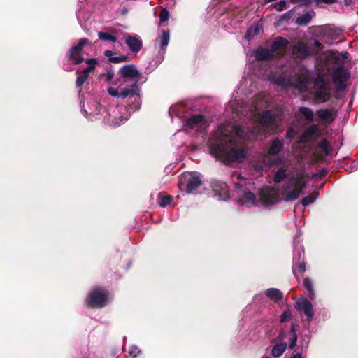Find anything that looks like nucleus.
<instances>
[{
    "label": "nucleus",
    "mask_w": 358,
    "mask_h": 358,
    "mask_svg": "<svg viewBox=\"0 0 358 358\" xmlns=\"http://www.w3.org/2000/svg\"><path fill=\"white\" fill-rule=\"evenodd\" d=\"M275 121V115L265 110L247 133L231 124L220 125L208 143L210 155L224 163L243 162L248 153L244 141L273 130Z\"/></svg>",
    "instance_id": "obj_1"
},
{
    "label": "nucleus",
    "mask_w": 358,
    "mask_h": 358,
    "mask_svg": "<svg viewBox=\"0 0 358 358\" xmlns=\"http://www.w3.org/2000/svg\"><path fill=\"white\" fill-rule=\"evenodd\" d=\"M120 73L121 79L119 86L117 88L109 87L108 93L114 97L134 99V103L128 106V110H138L141 105L140 90L137 85L139 72L133 65H124L120 69Z\"/></svg>",
    "instance_id": "obj_2"
},
{
    "label": "nucleus",
    "mask_w": 358,
    "mask_h": 358,
    "mask_svg": "<svg viewBox=\"0 0 358 358\" xmlns=\"http://www.w3.org/2000/svg\"><path fill=\"white\" fill-rule=\"evenodd\" d=\"M287 178L282 188V199L285 201H294L299 198L306 187V181L302 173H294L291 163H284L279 167L273 176L275 183H280Z\"/></svg>",
    "instance_id": "obj_3"
},
{
    "label": "nucleus",
    "mask_w": 358,
    "mask_h": 358,
    "mask_svg": "<svg viewBox=\"0 0 358 358\" xmlns=\"http://www.w3.org/2000/svg\"><path fill=\"white\" fill-rule=\"evenodd\" d=\"M323 64L317 65V70L324 75L325 71L332 69V80L338 90L344 88V83L349 78V73L343 69L340 64V57L338 52L327 51L321 57Z\"/></svg>",
    "instance_id": "obj_4"
},
{
    "label": "nucleus",
    "mask_w": 358,
    "mask_h": 358,
    "mask_svg": "<svg viewBox=\"0 0 358 358\" xmlns=\"http://www.w3.org/2000/svg\"><path fill=\"white\" fill-rule=\"evenodd\" d=\"M236 178L238 180V182H235L236 187L239 189L238 194L240 199L238 202L242 206H250L256 205L257 200L254 192H252L255 189L253 182H248L244 177L241 174H234V178Z\"/></svg>",
    "instance_id": "obj_5"
},
{
    "label": "nucleus",
    "mask_w": 358,
    "mask_h": 358,
    "mask_svg": "<svg viewBox=\"0 0 358 358\" xmlns=\"http://www.w3.org/2000/svg\"><path fill=\"white\" fill-rule=\"evenodd\" d=\"M289 41L282 37L276 38L271 47V49L258 48L255 52V59L258 61H266L274 56H282L287 50Z\"/></svg>",
    "instance_id": "obj_6"
},
{
    "label": "nucleus",
    "mask_w": 358,
    "mask_h": 358,
    "mask_svg": "<svg viewBox=\"0 0 358 358\" xmlns=\"http://www.w3.org/2000/svg\"><path fill=\"white\" fill-rule=\"evenodd\" d=\"M309 76L306 71H303L296 79L291 78L289 76H280L275 79V83L283 87L291 86L298 89L300 92L307 89Z\"/></svg>",
    "instance_id": "obj_7"
},
{
    "label": "nucleus",
    "mask_w": 358,
    "mask_h": 358,
    "mask_svg": "<svg viewBox=\"0 0 358 358\" xmlns=\"http://www.w3.org/2000/svg\"><path fill=\"white\" fill-rule=\"evenodd\" d=\"M109 301L108 292L101 288L92 289L87 297L88 305L92 308H102L106 306Z\"/></svg>",
    "instance_id": "obj_8"
},
{
    "label": "nucleus",
    "mask_w": 358,
    "mask_h": 358,
    "mask_svg": "<svg viewBox=\"0 0 358 358\" xmlns=\"http://www.w3.org/2000/svg\"><path fill=\"white\" fill-rule=\"evenodd\" d=\"M185 183L186 192L189 194L194 193L201 185V176L198 172H189L184 173L180 178V185Z\"/></svg>",
    "instance_id": "obj_9"
},
{
    "label": "nucleus",
    "mask_w": 358,
    "mask_h": 358,
    "mask_svg": "<svg viewBox=\"0 0 358 358\" xmlns=\"http://www.w3.org/2000/svg\"><path fill=\"white\" fill-rule=\"evenodd\" d=\"M315 97L320 102H325L330 97V88L329 84L324 78L319 76L315 80L314 85Z\"/></svg>",
    "instance_id": "obj_10"
},
{
    "label": "nucleus",
    "mask_w": 358,
    "mask_h": 358,
    "mask_svg": "<svg viewBox=\"0 0 358 358\" xmlns=\"http://www.w3.org/2000/svg\"><path fill=\"white\" fill-rule=\"evenodd\" d=\"M268 157L266 155H261L256 160H255L250 166L251 176L257 178L262 175L264 168L270 166Z\"/></svg>",
    "instance_id": "obj_11"
},
{
    "label": "nucleus",
    "mask_w": 358,
    "mask_h": 358,
    "mask_svg": "<svg viewBox=\"0 0 358 358\" xmlns=\"http://www.w3.org/2000/svg\"><path fill=\"white\" fill-rule=\"evenodd\" d=\"M88 43L89 41L87 38H81L76 45L71 48L69 52V60L71 63L78 64L85 60L82 57V50Z\"/></svg>",
    "instance_id": "obj_12"
},
{
    "label": "nucleus",
    "mask_w": 358,
    "mask_h": 358,
    "mask_svg": "<svg viewBox=\"0 0 358 358\" xmlns=\"http://www.w3.org/2000/svg\"><path fill=\"white\" fill-rule=\"evenodd\" d=\"M271 96L266 93H262L255 97L253 103V108L251 110V114L254 117H257L259 110L266 108L270 106Z\"/></svg>",
    "instance_id": "obj_13"
},
{
    "label": "nucleus",
    "mask_w": 358,
    "mask_h": 358,
    "mask_svg": "<svg viewBox=\"0 0 358 358\" xmlns=\"http://www.w3.org/2000/svg\"><path fill=\"white\" fill-rule=\"evenodd\" d=\"M298 310L306 317V320L310 322L314 315L312 303L305 298L299 299L296 301Z\"/></svg>",
    "instance_id": "obj_14"
},
{
    "label": "nucleus",
    "mask_w": 358,
    "mask_h": 358,
    "mask_svg": "<svg viewBox=\"0 0 358 358\" xmlns=\"http://www.w3.org/2000/svg\"><path fill=\"white\" fill-rule=\"evenodd\" d=\"M212 189L215 195L219 200H226L229 198V192L227 185L222 181H215L212 183Z\"/></svg>",
    "instance_id": "obj_15"
},
{
    "label": "nucleus",
    "mask_w": 358,
    "mask_h": 358,
    "mask_svg": "<svg viewBox=\"0 0 358 358\" xmlns=\"http://www.w3.org/2000/svg\"><path fill=\"white\" fill-rule=\"evenodd\" d=\"M85 63L87 64V66L85 69H84L82 74L78 76L76 79V86L78 87H80L87 80L90 73L94 71L95 65L97 64V62L94 59H85Z\"/></svg>",
    "instance_id": "obj_16"
},
{
    "label": "nucleus",
    "mask_w": 358,
    "mask_h": 358,
    "mask_svg": "<svg viewBox=\"0 0 358 358\" xmlns=\"http://www.w3.org/2000/svg\"><path fill=\"white\" fill-rule=\"evenodd\" d=\"M185 126L187 128L201 131L206 128V121L201 115H192L187 120Z\"/></svg>",
    "instance_id": "obj_17"
},
{
    "label": "nucleus",
    "mask_w": 358,
    "mask_h": 358,
    "mask_svg": "<svg viewBox=\"0 0 358 358\" xmlns=\"http://www.w3.org/2000/svg\"><path fill=\"white\" fill-rule=\"evenodd\" d=\"M285 338V333L281 331L277 338L278 342L273 345L271 350V355L274 358H279L285 352L287 348V343L284 341Z\"/></svg>",
    "instance_id": "obj_18"
},
{
    "label": "nucleus",
    "mask_w": 358,
    "mask_h": 358,
    "mask_svg": "<svg viewBox=\"0 0 358 358\" xmlns=\"http://www.w3.org/2000/svg\"><path fill=\"white\" fill-rule=\"evenodd\" d=\"M288 48H292L293 55L298 58H305L311 54L309 46L303 43H299L294 46L289 43Z\"/></svg>",
    "instance_id": "obj_19"
},
{
    "label": "nucleus",
    "mask_w": 358,
    "mask_h": 358,
    "mask_svg": "<svg viewBox=\"0 0 358 358\" xmlns=\"http://www.w3.org/2000/svg\"><path fill=\"white\" fill-rule=\"evenodd\" d=\"M125 42L132 52H137L142 48V41L138 35H126Z\"/></svg>",
    "instance_id": "obj_20"
},
{
    "label": "nucleus",
    "mask_w": 358,
    "mask_h": 358,
    "mask_svg": "<svg viewBox=\"0 0 358 358\" xmlns=\"http://www.w3.org/2000/svg\"><path fill=\"white\" fill-rule=\"evenodd\" d=\"M320 135V130L315 125H311L306 129L300 136V143H305L311 139H313Z\"/></svg>",
    "instance_id": "obj_21"
},
{
    "label": "nucleus",
    "mask_w": 358,
    "mask_h": 358,
    "mask_svg": "<svg viewBox=\"0 0 358 358\" xmlns=\"http://www.w3.org/2000/svg\"><path fill=\"white\" fill-rule=\"evenodd\" d=\"M260 196L262 203L266 206L273 205L278 201V197L273 189L262 192Z\"/></svg>",
    "instance_id": "obj_22"
},
{
    "label": "nucleus",
    "mask_w": 358,
    "mask_h": 358,
    "mask_svg": "<svg viewBox=\"0 0 358 358\" xmlns=\"http://www.w3.org/2000/svg\"><path fill=\"white\" fill-rule=\"evenodd\" d=\"M317 114L320 120L326 123H331L335 119V115L329 109L319 110Z\"/></svg>",
    "instance_id": "obj_23"
},
{
    "label": "nucleus",
    "mask_w": 358,
    "mask_h": 358,
    "mask_svg": "<svg viewBox=\"0 0 358 358\" xmlns=\"http://www.w3.org/2000/svg\"><path fill=\"white\" fill-rule=\"evenodd\" d=\"M283 148V142L278 138L273 140L268 148V154L270 155H278Z\"/></svg>",
    "instance_id": "obj_24"
},
{
    "label": "nucleus",
    "mask_w": 358,
    "mask_h": 358,
    "mask_svg": "<svg viewBox=\"0 0 358 358\" xmlns=\"http://www.w3.org/2000/svg\"><path fill=\"white\" fill-rule=\"evenodd\" d=\"M267 297L274 301H278L282 299V293L278 289L269 288L265 292Z\"/></svg>",
    "instance_id": "obj_25"
},
{
    "label": "nucleus",
    "mask_w": 358,
    "mask_h": 358,
    "mask_svg": "<svg viewBox=\"0 0 358 358\" xmlns=\"http://www.w3.org/2000/svg\"><path fill=\"white\" fill-rule=\"evenodd\" d=\"M104 55L108 58L110 62L113 63H120L127 61V57L124 55L115 56L111 50H106Z\"/></svg>",
    "instance_id": "obj_26"
},
{
    "label": "nucleus",
    "mask_w": 358,
    "mask_h": 358,
    "mask_svg": "<svg viewBox=\"0 0 358 358\" xmlns=\"http://www.w3.org/2000/svg\"><path fill=\"white\" fill-rule=\"evenodd\" d=\"M312 17V13L306 12L296 18V23L299 26L306 25L310 22Z\"/></svg>",
    "instance_id": "obj_27"
},
{
    "label": "nucleus",
    "mask_w": 358,
    "mask_h": 358,
    "mask_svg": "<svg viewBox=\"0 0 358 358\" xmlns=\"http://www.w3.org/2000/svg\"><path fill=\"white\" fill-rule=\"evenodd\" d=\"M299 113L305 117L309 122L313 121L314 114L311 109L306 107H301L299 109Z\"/></svg>",
    "instance_id": "obj_28"
},
{
    "label": "nucleus",
    "mask_w": 358,
    "mask_h": 358,
    "mask_svg": "<svg viewBox=\"0 0 358 358\" xmlns=\"http://www.w3.org/2000/svg\"><path fill=\"white\" fill-rule=\"evenodd\" d=\"M169 41V34L165 31H163L161 36L157 39V42H158L160 45L162 49L165 48Z\"/></svg>",
    "instance_id": "obj_29"
},
{
    "label": "nucleus",
    "mask_w": 358,
    "mask_h": 358,
    "mask_svg": "<svg viewBox=\"0 0 358 358\" xmlns=\"http://www.w3.org/2000/svg\"><path fill=\"white\" fill-rule=\"evenodd\" d=\"M317 192H315L312 193L311 194L305 196L301 200V204L303 206H307L311 203H313L317 198Z\"/></svg>",
    "instance_id": "obj_30"
},
{
    "label": "nucleus",
    "mask_w": 358,
    "mask_h": 358,
    "mask_svg": "<svg viewBox=\"0 0 358 358\" xmlns=\"http://www.w3.org/2000/svg\"><path fill=\"white\" fill-rule=\"evenodd\" d=\"M259 31V28L258 26H252L248 29L245 34V38L248 41H250L251 38H252L255 35L258 34Z\"/></svg>",
    "instance_id": "obj_31"
},
{
    "label": "nucleus",
    "mask_w": 358,
    "mask_h": 358,
    "mask_svg": "<svg viewBox=\"0 0 358 358\" xmlns=\"http://www.w3.org/2000/svg\"><path fill=\"white\" fill-rule=\"evenodd\" d=\"M98 36L99 39L103 41H110L113 43L117 41V38L115 36H113L106 32H99Z\"/></svg>",
    "instance_id": "obj_32"
},
{
    "label": "nucleus",
    "mask_w": 358,
    "mask_h": 358,
    "mask_svg": "<svg viewBox=\"0 0 358 358\" xmlns=\"http://www.w3.org/2000/svg\"><path fill=\"white\" fill-rule=\"evenodd\" d=\"M319 148L324 152L326 155H329L331 152V148L327 141V140L323 139L320 141L318 145Z\"/></svg>",
    "instance_id": "obj_33"
},
{
    "label": "nucleus",
    "mask_w": 358,
    "mask_h": 358,
    "mask_svg": "<svg viewBox=\"0 0 358 358\" xmlns=\"http://www.w3.org/2000/svg\"><path fill=\"white\" fill-rule=\"evenodd\" d=\"M303 286L307 289V291L309 292V294L310 295H312L313 296H314L315 294H314V291H313V283L310 278H306L303 280Z\"/></svg>",
    "instance_id": "obj_34"
},
{
    "label": "nucleus",
    "mask_w": 358,
    "mask_h": 358,
    "mask_svg": "<svg viewBox=\"0 0 358 358\" xmlns=\"http://www.w3.org/2000/svg\"><path fill=\"white\" fill-rule=\"evenodd\" d=\"M101 109H102V108H101L100 104L95 103V111L90 110V112H88L86 110L83 109L82 112H83L84 115H86V117L87 116L88 113L90 115H92V116H95V115H98L101 112Z\"/></svg>",
    "instance_id": "obj_35"
},
{
    "label": "nucleus",
    "mask_w": 358,
    "mask_h": 358,
    "mask_svg": "<svg viewBox=\"0 0 358 358\" xmlns=\"http://www.w3.org/2000/svg\"><path fill=\"white\" fill-rule=\"evenodd\" d=\"M276 10L282 11L287 8V2L285 0H281L279 2L274 3L271 5Z\"/></svg>",
    "instance_id": "obj_36"
},
{
    "label": "nucleus",
    "mask_w": 358,
    "mask_h": 358,
    "mask_svg": "<svg viewBox=\"0 0 358 358\" xmlns=\"http://www.w3.org/2000/svg\"><path fill=\"white\" fill-rule=\"evenodd\" d=\"M172 198L171 196H161L159 200V205L165 207L171 203Z\"/></svg>",
    "instance_id": "obj_37"
},
{
    "label": "nucleus",
    "mask_w": 358,
    "mask_h": 358,
    "mask_svg": "<svg viewBox=\"0 0 358 358\" xmlns=\"http://www.w3.org/2000/svg\"><path fill=\"white\" fill-rule=\"evenodd\" d=\"M169 12L166 10L163 9L159 15L160 22H166L169 20Z\"/></svg>",
    "instance_id": "obj_38"
},
{
    "label": "nucleus",
    "mask_w": 358,
    "mask_h": 358,
    "mask_svg": "<svg viewBox=\"0 0 358 358\" xmlns=\"http://www.w3.org/2000/svg\"><path fill=\"white\" fill-rule=\"evenodd\" d=\"M139 354H140V350H139V349L138 348V347H136V346H135V345L131 346V349H130V351H129V355H130L133 358H135V357H136Z\"/></svg>",
    "instance_id": "obj_39"
},
{
    "label": "nucleus",
    "mask_w": 358,
    "mask_h": 358,
    "mask_svg": "<svg viewBox=\"0 0 358 358\" xmlns=\"http://www.w3.org/2000/svg\"><path fill=\"white\" fill-rule=\"evenodd\" d=\"M291 317V313L289 310H285L280 315V320L281 322H286Z\"/></svg>",
    "instance_id": "obj_40"
},
{
    "label": "nucleus",
    "mask_w": 358,
    "mask_h": 358,
    "mask_svg": "<svg viewBox=\"0 0 358 358\" xmlns=\"http://www.w3.org/2000/svg\"><path fill=\"white\" fill-rule=\"evenodd\" d=\"M296 341H297V335L296 333L294 332V335H292V338L291 339V341H290L289 345L290 349H293L296 346Z\"/></svg>",
    "instance_id": "obj_41"
},
{
    "label": "nucleus",
    "mask_w": 358,
    "mask_h": 358,
    "mask_svg": "<svg viewBox=\"0 0 358 358\" xmlns=\"http://www.w3.org/2000/svg\"><path fill=\"white\" fill-rule=\"evenodd\" d=\"M297 268L299 273H303L306 271V266L304 262H301L297 264Z\"/></svg>",
    "instance_id": "obj_42"
},
{
    "label": "nucleus",
    "mask_w": 358,
    "mask_h": 358,
    "mask_svg": "<svg viewBox=\"0 0 358 358\" xmlns=\"http://www.w3.org/2000/svg\"><path fill=\"white\" fill-rule=\"evenodd\" d=\"M235 104H236V102L235 101H230L229 103V105H228V107L229 108H231L233 112L234 113H238L239 112H241V110L238 109V108H235L234 106H235Z\"/></svg>",
    "instance_id": "obj_43"
},
{
    "label": "nucleus",
    "mask_w": 358,
    "mask_h": 358,
    "mask_svg": "<svg viewBox=\"0 0 358 358\" xmlns=\"http://www.w3.org/2000/svg\"><path fill=\"white\" fill-rule=\"evenodd\" d=\"M310 45H313L315 48H317V50H320L322 48L321 43L316 40H313V41H310Z\"/></svg>",
    "instance_id": "obj_44"
},
{
    "label": "nucleus",
    "mask_w": 358,
    "mask_h": 358,
    "mask_svg": "<svg viewBox=\"0 0 358 358\" xmlns=\"http://www.w3.org/2000/svg\"><path fill=\"white\" fill-rule=\"evenodd\" d=\"M127 119H128V115H127L125 117H123L122 116H121L120 121V122H114L113 125L118 126V125L121 124L122 123L124 122V121H126Z\"/></svg>",
    "instance_id": "obj_45"
},
{
    "label": "nucleus",
    "mask_w": 358,
    "mask_h": 358,
    "mask_svg": "<svg viewBox=\"0 0 358 358\" xmlns=\"http://www.w3.org/2000/svg\"><path fill=\"white\" fill-rule=\"evenodd\" d=\"M292 358H302V356H301V354L296 353V354L294 355Z\"/></svg>",
    "instance_id": "obj_46"
},
{
    "label": "nucleus",
    "mask_w": 358,
    "mask_h": 358,
    "mask_svg": "<svg viewBox=\"0 0 358 358\" xmlns=\"http://www.w3.org/2000/svg\"><path fill=\"white\" fill-rule=\"evenodd\" d=\"M322 1L327 3H332L335 1V0H321Z\"/></svg>",
    "instance_id": "obj_47"
},
{
    "label": "nucleus",
    "mask_w": 358,
    "mask_h": 358,
    "mask_svg": "<svg viewBox=\"0 0 358 358\" xmlns=\"http://www.w3.org/2000/svg\"><path fill=\"white\" fill-rule=\"evenodd\" d=\"M297 252H298V254H299V259H300V258H301V254H303V253H304V252H303V250H301V251L300 250H299L297 251Z\"/></svg>",
    "instance_id": "obj_48"
},
{
    "label": "nucleus",
    "mask_w": 358,
    "mask_h": 358,
    "mask_svg": "<svg viewBox=\"0 0 358 358\" xmlns=\"http://www.w3.org/2000/svg\"><path fill=\"white\" fill-rule=\"evenodd\" d=\"M290 330H291V331H292V335H294V333H296V332H295V327H294V324H292V327H291V329H290Z\"/></svg>",
    "instance_id": "obj_49"
},
{
    "label": "nucleus",
    "mask_w": 358,
    "mask_h": 358,
    "mask_svg": "<svg viewBox=\"0 0 358 358\" xmlns=\"http://www.w3.org/2000/svg\"><path fill=\"white\" fill-rule=\"evenodd\" d=\"M291 133H292V130L291 129H289L287 132V136L288 138H291Z\"/></svg>",
    "instance_id": "obj_50"
},
{
    "label": "nucleus",
    "mask_w": 358,
    "mask_h": 358,
    "mask_svg": "<svg viewBox=\"0 0 358 358\" xmlns=\"http://www.w3.org/2000/svg\"><path fill=\"white\" fill-rule=\"evenodd\" d=\"M281 161H282V159H277L275 160V163H276V164H280V163L281 162Z\"/></svg>",
    "instance_id": "obj_51"
},
{
    "label": "nucleus",
    "mask_w": 358,
    "mask_h": 358,
    "mask_svg": "<svg viewBox=\"0 0 358 358\" xmlns=\"http://www.w3.org/2000/svg\"><path fill=\"white\" fill-rule=\"evenodd\" d=\"M279 114H280V112L278 111L276 113V115H279Z\"/></svg>",
    "instance_id": "obj_52"
},
{
    "label": "nucleus",
    "mask_w": 358,
    "mask_h": 358,
    "mask_svg": "<svg viewBox=\"0 0 358 358\" xmlns=\"http://www.w3.org/2000/svg\"><path fill=\"white\" fill-rule=\"evenodd\" d=\"M357 15H358V11H357Z\"/></svg>",
    "instance_id": "obj_53"
}]
</instances>
